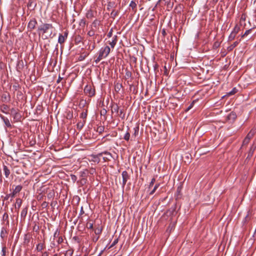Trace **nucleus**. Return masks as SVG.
I'll use <instances>...</instances> for the list:
<instances>
[{"instance_id":"1","label":"nucleus","mask_w":256,"mask_h":256,"mask_svg":"<svg viewBox=\"0 0 256 256\" xmlns=\"http://www.w3.org/2000/svg\"><path fill=\"white\" fill-rule=\"evenodd\" d=\"M55 28L52 24L44 23L38 27L37 32L43 40L52 38L56 36Z\"/></svg>"},{"instance_id":"2","label":"nucleus","mask_w":256,"mask_h":256,"mask_svg":"<svg viewBox=\"0 0 256 256\" xmlns=\"http://www.w3.org/2000/svg\"><path fill=\"white\" fill-rule=\"evenodd\" d=\"M110 51V48L108 46L102 48L98 52V56L95 60L96 64L98 63L102 58H106Z\"/></svg>"},{"instance_id":"3","label":"nucleus","mask_w":256,"mask_h":256,"mask_svg":"<svg viewBox=\"0 0 256 256\" xmlns=\"http://www.w3.org/2000/svg\"><path fill=\"white\" fill-rule=\"evenodd\" d=\"M84 92L88 96L92 97L95 95V89L92 86L87 84L84 87Z\"/></svg>"},{"instance_id":"4","label":"nucleus","mask_w":256,"mask_h":256,"mask_svg":"<svg viewBox=\"0 0 256 256\" xmlns=\"http://www.w3.org/2000/svg\"><path fill=\"white\" fill-rule=\"evenodd\" d=\"M37 20L36 18H32L30 20L28 24V30L30 32H32L34 30L37 24Z\"/></svg>"},{"instance_id":"5","label":"nucleus","mask_w":256,"mask_h":256,"mask_svg":"<svg viewBox=\"0 0 256 256\" xmlns=\"http://www.w3.org/2000/svg\"><path fill=\"white\" fill-rule=\"evenodd\" d=\"M100 154H102L101 158L104 162L110 161L112 158V154L107 151L102 152Z\"/></svg>"},{"instance_id":"6","label":"nucleus","mask_w":256,"mask_h":256,"mask_svg":"<svg viewBox=\"0 0 256 256\" xmlns=\"http://www.w3.org/2000/svg\"><path fill=\"white\" fill-rule=\"evenodd\" d=\"M122 187L124 188L127 182L130 180V174L126 170L123 171L122 174Z\"/></svg>"},{"instance_id":"7","label":"nucleus","mask_w":256,"mask_h":256,"mask_svg":"<svg viewBox=\"0 0 256 256\" xmlns=\"http://www.w3.org/2000/svg\"><path fill=\"white\" fill-rule=\"evenodd\" d=\"M237 118L236 112H230L226 117V120L230 122H234Z\"/></svg>"},{"instance_id":"8","label":"nucleus","mask_w":256,"mask_h":256,"mask_svg":"<svg viewBox=\"0 0 256 256\" xmlns=\"http://www.w3.org/2000/svg\"><path fill=\"white\" fill-rule=\"evenodd\" d=\"M101 156L102 154H100V152L97 154L90 155L91 161L96 162L97 164L99 163L100 162Z\"/></svg>"},{"instance_id":"9","label":"nucleus","mask_w":256,"mask_h":256,"mask_svg":"<svg viewBox=\"0 0 256 256\" xmlns=\"http://www.w3.org/2000/svg\"><path fill=\"white\" fill-rule=\"evenodd\" d=\"M10 109V106L6 104H3L0 106V110L3 113L6 114H8V110Z\"/></svg>"},{"instance_id":"10","label":"nucleus","mask_w":256,"mask_h":256,"mask_svg":"<svg viewBox=\"0 0 256 256\" xmlns=\"http://www.w3.org/2000/svg\"><path fill=\"white\" fill-rule=\"evenodd\" d=\"M256 132V128H252L250 132L248 134L245 138L249 140H250L253 138Z\"/></svg>"},{"instance_id":"11","label":"nucleus","mask_w":256,"mask_h":256,"mask_svg":"<svg viewBox=\"0 0 256 256\" xmlns=\"http://www.w3.org/2000/svg\"><path fill=\"white\" fill-rule=\"evenodd\" d=\"M1 100L2 102H8L10 100V96L8 94H3L2 95Z\"/></svg>"},{"instance_id":"12","label":"nucleus","mask_w":256,"mask_h":256,"mask_svg":"<svg viewBox=\"0 0 256 256\" xmlns=\"http://www.w3.org/2000/svg\"><path fill=\"white\" fill-rule=\"evenodd\" d=\"M0 117L2 120L3 122H4V123L6 127L9 128H12V125L10 123L9 120L7 118H6L2 115H0Z\"/></svg>"},{"instance_id":"13","label":"nucleus","mask_w":256,"mask_h":256,"mask_svg":"<svg viewBox=\"0 0 256 256\" xmlns=\"http://www.w3.org/2000/svg\"><path fill=\"white\" fill-rule=\"evenodd\" d=\"M3 170L4 172V174L5 175V176L6 178H8L10 175V168L7 166L6 165L3 166Z\"/></svg>"},{"instance_id":"14","label":"nucleus","mask_w":256,"mask_h":256,"mask_svg":"<svg viewBox=\"0 0 256 256\" xmlns=\"http://www.w3.org/2000/svg\"><path fill=\"white\" fill-rule=\"evenodd\" d=\"M28 206H26L24 208L22 209V210L21 212L20 216L21 218L23 220H24L26 218V217L28 213Z\"/></svg>"},{"instance_id":"15","label":"nucleus","mask_w":256,"mask_h":256,"mask_svg":"<svg viewBox=\"0 0 256 256\" xmlns=\"http://www.w3.org/2000/svg\"><path fill=\"white\" fill-rule=\"evenodd\" d=\"M46 247L44 242L38 243L36 246V250L38 252H41Z\"/></svg>"},{"instance_id":"16","label":"nucleus","mask_w":256,"mask_h":256,"mask_svg":"<svg viewBox=\"0 0 256 256\" xmlns=\"http://www.w3.org/2000/svg\"><path fill=\"white\" fill-rule=\"evenodd\" d=\"M87 50L90 52L92 51L96 48V43L94 42H91L89 40L88 44L87 46Z\"/></svg>"},{"instance_id":"17","label":"nucleus","mask_w":256,"mask_h":256,"mask_svg":"<svg viewBox=\"0 0 256 256\" xmlns=\"http://www.w3.org/2000/svg\"><path fill=\"white\" fill-rule=\"evenodd\" d=\"M14 120L15 122H18L20 121L22 116L20 114L19 112H16L14 114L12 115Z\"/></svg>"},{"instance_id":"18","label":"nucleus","mask_w":256,"mask_h":256,"mask_svg":"<svg viewBox=\"0 0 256 256\" xmlns=\"http://www.w3.org/2000/svg\"><path fill=\"white\" fill-rule=\"evenodd\" d=\"M118 37L116 36H114L112 38V40L111 42L109 41L108 42V44L112 48H114L116 42H117V41H118Z\"/></svg>"},{"instance_id":"19","label":"nucleus","mask_w":256,"mask_h":256,"mask_svg":"<svg viewBox=\"0 0 256 256\" xmlns=\"http://www.w3.org/2000/svg\"><path fill=\"white\" fill-rule=\"evenodd\" d=\"M100 24V21H98V20H95L92 22L91 25V28H94L95 29V30H96L98 28V26Z\"/></svg>"},{"instance_id":"20","label":"nucleus","mask_w":256,"mask_h":256,"mask_svg":"<svg viewBox=\"0 0 256 256\" xmlns=\"http://www.w3.org/2000/svg\"><path fill=\"white\" fill-rule=\"evenodd\" d=\"M116 4L114 2H108L107 4V10H110L113 8H115Z\"/></svg>"},{"instance_id":"21","label":"nucleus","mask_w":256,"mask_h":256,"mask_svg":"<svg viewBox=\"0 0 256 256\" xmlns=\"http://www.w3.org/2000/svg\"><path fill=\"white\" fill-rule=\"evenodd\" d=\"M85 124H86L85 120H84L82 121H80V122H78L76 124L77 128L79 130H80L84 127Z\"/></svg>"},{"instance_id":"22","label":"nucleus","mask_w":256,"mask_h":256,"mask_svg":"<svg viewBox=\"0 0 256 256\" xmlns=\"http://www.w3.org/2000/svg\"><path fill=\"white\" fill-rule=\"evenodd\" d=\"M256 148V146H254V145L252 146L250 148V150H249V152L248 153V158H250L254 154V152Z\"/></svg>"},{"instance_id":"23","label":"nucleus","mask_w":256,"mask_h":256,"mask_svg":"<svg viewBox=\"0 0 256 256\" xmlns=\"http://www.w3.org/2000/svg\"><path fill=\"white\" fill-rule=\"evenodd\" d=\"M119 14L118 10H115L114 9H112L110 12V17L112 18H114Z\"/></svg>"},{"instance_id":"24","label":"nucleus","mask_w":256,"mask_h":256,"mask_svg":"<svg viewBox=\"0 0 256 256\" xmlns=\"http://www.w3.org/2000/svg\"><path fill=\"white\" fill-rule=\"evenodd\" d=\"M112 112H116L117 114L119 112V106L117 104H114L112 107Z\"/></svg>"},{"instance_id":"25","label":"nucleus","mask_w":256,"mask_h":256,"mask_svg":"<svg viewBox=\"0 0 256 256\" xmlns=\"http://www.w3.org/2000/svg\"><path fill=\"white\" fill-rule=\"evenodd\" d=\"M122 88V84L120 83H116L114 84V90L116 92H118Z\"/></svg>"},{"instance_id":"26","label":"nucleus","mask_w":256,"mask_h":256,"mask_svg":"<svg viewBox=\"0 0 256 256\" xmlns=\"http://www.w3.org/2000/svg\"><path fill=\"white\" fill-rule=\"evenodd\" d=\"M66 39V38L63 36V34H60L58 38V42L60 44H62L64 42Z\"/></svg>"},{"instance_id":"27","label":"nucleus","mask_w":256,"mask_h":256,"mask_svg":"<svg viewBox=\"0 0 256 256\" xmlns=\"http://www.w3.org/2000/svg\"><path fill=\"white\" fill-rule=\"evenodd\" d=\"M238 44V42L236 41L233 44L228 48V51H232Z\"/></svg>"},{"instance_id":"28","label":"nucleus","mask_w":256,"mask_h":256,"mask_svg":"<svg viewBox=\"0 0 256 256\" xmlns=\"http://www.w3.org/2000/svg\"><path fill=\"white\" fill-rule=\"evenodd\" d=\"M102 226H98V227H97L95 229L94 233L96 235H99V234H100L102 233Z\"/></svg>"},{"instance_id":"29","label":"nucleus","mask_w":256,"mask_h":256,"mask_svg":"<svg viewBox=\"0 0 256 256\" xmlns=\"http://www.w3.org/2000/svg\"><path fill=\"white\" fill-rule=\"evenodd\" d=\"M82 40V37L80 35L76 36L74 38V42L76 44H78Z\"/></svg>"},{"instance_id":"30","label":"nucleus","mask_w":256,"mask_h":256,"mask_svg":"<svg viewBox=\"0 0 256 256\" xmlns=\"http://www.w3.org/2000/svg\"><path fill=\"white\" fill-rule=\"evenodd\" d=\"M160 184H155L154 188L150 192V195H152L156 190V189L160 186Z\"/></svg>"},{"instance_id":"31","label":"nucleus","mask_w":256,"mask_h":256,"mask_svg":"<svg viewBox=\"0 0 256 256\" xmlns=\"http://www.w3.org/2000/svg\"><path fill=\"white\" fill-rule=\"evenodd\" d=\"M22 204V200L21 199H20V198L16 199V206L17 205V208L18 209H19L20 208V207L21 206Z\"/></svg>"},{"instance_id":"32","label":"nucleus","mask_w":256,"mask_h":256,"mask_svg":"<svg viewBox=\"0 0 256 256\" xmlns=\"http://www.w3.org/2000/svg\"><path fill=\"white\" fill-rule=\"evenodd\" d=\"M96 30H95V29L94 28H92L88 32V35L90 36H92L95 34Z\"/></svg>"},{"instance_id":"33","label":"nucleus","mask_w":256,"mask_h":256,"mask_svg":"<svg viewBox=\"0 0 256 256\" xmlns=\"http://www.w3.org/2000/svg\"><path fill=\"white\" fill-rule=\"evenodd\" d=\"M22 186L21 185H18L16 186L15 188L13 190L14 193H18L22 189Z\"/></svg>"},{"instance_id":"34","label":"nucleus","mask_w":256,"mask_h":256,"mask_svg":"<svg viewBox=\"0 0 256 256\" xmlns=\"http://www.w3.org/2000/svg\"><path fill=\"white\" fill-rule=\"evenodd\" d=\"M134 134L132 135V137H133V136L136 137L138 134L139 128L138 126L134 128Z\"/></svg>"},{"instance_id":"35","label":"nucleus","mask_w":256,"mask_h":256,"mask_svg":"<svg viewBox=\"0 0 256 256\" xmlns=\"http://www.w3.org/2000/svg\"><path fill=\"white\" fill-rule=\"evenodd\" d=\"M118 113V116L122 119L124 120L125 118V114L124 112V110H120Z\"/></svg>"},{"instance_id":"36","label":"nucleus","mask_w":256,"mask_h":256,"mask_svg":"<svg viewBox=\"0 0 256 256\" xmlns=\"http://www.w3.org/2000/svg\"><path fill=\"white\" fill-rule=\"evenodd\" d=\"M130 133L128 131H127L126 132V133L124 135V138L126 140L128 141L130 140Z\"/></svg>"},{"instance_id":"37","label":"nucleus","mask_w":256,"mask_h":256,"mask_svg":"<svg viewBox=\"0 0 256 256\" xmlns=\"http://www.w3.org/2000/svg\"><path fill=\"white\" fill-rule=\"evenodd\" d=\"M237 92H238L237 89L236 88H234L230 92L228 93L227 95H228V96L233 95V94H235Z\"/></svg>"},{"instance_id":"38","label":"nucleus","mask_w":256,"mask_h":256,"mask_svg":"<svg viewBox=\"0 0 256 256\" xmlns=\"http://www.w3.org/2000/svg\"><path fill=\"white\" fill-rule=\"evenodd\" d=\"M86 116H87V110H86L85 112H82L80 116V118H82L83 120H86Z\"/></svg>"},{"instance_id":"39","label":"nucleus","mask_w":256,"mask_h":256,"mask_svg":"<svg viewBox=\"0 0 256 256\" xmlns=\"http://www.w3.org/2000/svg\"><path fill=\"white\" fill-rule=\"evenodd\" d=\"M73 254V250H68L64 254V256H72Z\"/></svg>"},{"instance_id":"40","label":"nucleus","mask_w":256,"mask_h":256,"mask_svg":"<svg viewBox=\"0 0 256 256\" xmlns=\"http://www.w3.org/2000/svg\"><path fill=\"white\" fill-rule=\"evenodd\" d=\"M130 6L132 8V10H134L136 7V4L134 1L132 0L130 2Z\"/></svg>"},{"instance_id":"41","label":"nucleus","mask_w":256,"mask_h":256,"mask_svg":"<svg viewBox=\"0 0 256 256\" xmlns=\"http://www.w3.org/2000/svg\"><path fill=\"white\" fill-rule=\"evenodd\" d=\"M236 36V34L232 32L228 36V40H230V41L232 40H233L234 39Z\"/></svg>"},{"instance_id":"42","label":"nucleus","mask_w":256,"mask_h":256,"mask_svg":"<svg viewBox=\"0 0 256 256\" xmlns=\"http://www.w3.org/2000/svg\"><path fill=\"white\" fill-rule=\"evenodd\" d=\"M239 30H240V28L238 27L237 25H236L234 27V28L232 32L236 35V34L238 33Z\"/></svg>"},{"instance_id":"43","label":"nucleus","mask_w":256,"mask_h":256,"mask_svg":"<svg viewBox=\"0 0 256 256\" xmlns=\"http://www.w3.org/2000/svg\"><path fill=\"white\" fill-rule=\"evenodd\" d=\"M155 182H156V178H153L152 179V180L149 184L148 188H150L151 187L153 186V185Z\"/></svg>"},{"instance_id":"44","label":"nucleus","mask_w":256,"mask_h":256,"mask_svg":"<svg viewBox=\"0 0 256 256\" xmlns=\"http://www.w3.org/2000/svg\"><path fill=\"white\" fill-rule=\"evenodd\" d=\"M3 220L5 221H7L8 223V215L7 213L5 212L3 215Z\"/></svg>"},{"instance_id":"45","label":"nucleus","mask_w":256,"mask_h":256,"mask_svg":"<svg viewBox=\"0 0 256 256\" xmlns=\"http://www.w3.org/2000/svg\"><path fill=\"white\" fill-rule=\"evenodd\" d=\"M118 242V238H116L114 242H112V244H111V245L109 247V248L113 247Z\"/></svg>"},{"instance_id":"46","label":"nucleus","mask_w":256,"mask_h":256,"mask_svg":"<svg viewBox=\"0 0 256 256\" xmlns=\"http://www.w3.org/2000/svg\"><path fill=\"white\" fill-rule=\"evenodd\" d=\"M104 127L102 126H100L97 128V132L99 133H102L104 131Z\"/></svg>"},{"instance_id":"47","label":"nucleus","mask_w":256,"mask_h":256,"mask_svg":"<svg viewBox=\"0 0 256 256\" xmlns=\"http://www.w3.org/2000/svg\"><path fill=\"white\" fill-rule=\"evenodd\" d=\"M86 228L88 229H93V223L88 222L86 224Z\"/></svg>"},{"instance_id":"48","label":"nucleus","mask_w":256,"mask_h":256,"mask_svg":"<svg viewBox=\"0 0 256 256\" xmlns=\"http://www.w3.org/2000/svg\"><path fill=\"white\" fill-rule=\"evenodd\" d=\"M252 31V29L246 30L244 34L242 36V38H244L245 36H248Z\"/></svg>"},{"instance_id":"49","label":"nucleus","mask_w":256,"mask_h":256,"mask_svg":"<svg viewBox=\"0 0 256 256\" xmlns=\"http://www.w3.org/2000/svg\"><path fill=\"white\" fill-rule=\"evenodd\" d=\"M194 100L190 104V105L188 107V108L186 109V112H188V111L190 110L194 106Z\"/></svg>"},{"instance_id":"50","label":"nucleus","mask_w":256,"mask_h":256,"mask_svg":"<svg viewBox=\"0 0 256 256\" xmlns=\"http://www.w3.org/2000/svg\"><path fill=\"white\" fill-rule=\"evenodd\" d=\"M131 76H132L131 72L130 71L126 70V78H130Z\"/></svg>"},{"instance_id":"51","label":"nucleus","mask_w":256,"mask_h":256,"mask_svg":"<svg viewBox=\"0 0 256 256\" xmlns=\"http://www.w3.org/2000/svg\"><path fill=\"white\" fill-rule=\"evenodd\" d=\"M64 241V240L62 238V236H59L58 238V239L57 240V242L58 244H62Z\"/></svg>"},{"instance_id":"52","label":"nucleus","mask_w":256,"mask_h":256,"mask_svg":"<svg viewBox=\"0 0 256 256\" xmlns=\"http://www.w3.org/2000/svg\"><path fill=\"white\" fill-rule=\"evenodd\" d=\"M250 141V140H249L244 138L242 142V145L248 144L249 143Z\"/></svg>"},{"instance_id":"53","label":"nucleus","mask_w":256,"mask_h":256,"mask_svg":"<svg viewBox=\"0 0 256 256\" xmlns=\"http://www.w3.org/2000/svg\"><path fill=\"white\" fill-rule=\"evenodd\" d=\"M10 111H11V114L12 115L14 114H15L16 112H18V110H16V108H12L11 110H10Z\"/></svg>"},{"instance_id":"54","label":"nucleus","mask_w":256,"mask_h":256,"mask_svg":"<svg viewBox=\"0 0 256 256\" xmlns=\"http://www.w3.org/2000/svg\"><path fill=\"white\" fill-rule=\"evenodd\" d=\"M59 234H60V232H59V231L57 230L55 232H54V238H57V237H58H58H59V236H58Z\"/></svg>"},{"instance_id":"55","label":"nucleus","mask_w":256,"mask_h":256,"mask_svg":"<svg viewBox=\"0 0 256 256\" xmlns=\"http://www.w3.org/2000/svg\"><path fill=\"white\" fill-rule=\"evenodd\" d=\"M112 30L111 29L110 32H108V34H107V36L108 37V38H110L112 37Z\"/></svg>"},{"instance_id":"56","label":"nucleus","mask_w":256,"mask_h":256,"mask_svg":"<svg viewBox=\"0 0 256 256\" xmlns=\"http://www.w3.org/2000/svg\"><path fill=\"white\" fill-rule=\"evenodd\" d=\"M85 24H86V21H85V20H83V19H82V20H80V26H84L85 25Z\"/></svg>"},{"instance_id":"57","label":"nucleus","mask_w":256,"mask_h":256,"mask_svg":"<svg viewBox=\"0 0 256 256\" xmlns=\"http://www.w3.org/2000/svg\"><path fill=\"white\" fill-rule=\"evenodd\" d=\"M68 32L67 30L65 31L64 32V34H63V36L66 38L67 37H68Z\"/></svg>"},{"instance_id":"58","label":"nucleus","mask_w":256,"mask_h":256,"mask_svg":"<svg viewBox=\"0 0 256 256\" xmlns=\"http://www.w3.org/2000/svg\"><path fill=\"white\" fill-rule=\"evenodd\" d=\"M63 79L62 77H61L60 75L58 76V79L57 80L56 82L59 83Z\"/></svg>"},{"instance_id":"59","label":"nucleus","mask_w":256,"mask_h":256,"mask_svg":"<svg viewBox=\"0 0 256 256\" xmlns=\"http://www.w3.org/2000/svg\"><path fill=\"white\" fill-rule=\"evenodd\" d=\"M48 204L46 202H43L42 204V206L44 207H44H46L48 206Z\"/></svg>"},{"instance_id":"60","label":"nucleus","mask_w":256,"mask_h":256,"mask_svg":"<svg viewBox=\"0 0 256 256\" xmlns=\"http://www.w3.org/2000/svg\"><path fill=\"white\" fill-rule=\"evenodd\" d=\"M84 214V210L82 206V207H81V208H80V215L81 216V215L83 214Z\"/></svg>"},{"instance_id":"61","label":"nucleus","mask_w":256,"mask_h":256,"mask_svg":"<svg viewBox=\"0 0 256 256\" xmlns=\"http://www.w3.org/2000/svg\"><path fill=\"white\" fill-rule=\"evenodd\" d=\"M2 256H6V250H5L4 248H2Z\"/></svg>"},{"instance_id":"62","label":"nucleus","mask_w":256,"mask_h":256,"mask_svg":"<svg viewBox=\"0 0 256 256\" xmlns=\"http://www.w3.org/2000/svg\"><path fill=\"white\" fill-rule=\"evenodd\" d=\"M42 256H48V252H44L42 253Z\"/></svg>"},{"instance_id":"63","label":"nucleus","mask_w":256,"mask_h":256,"mask_svg":"<svg viewBox=\"0 0 256 256\" xmlns=\"http://www.w3.org/2000/svg\"><path fill=\"white\" fill-rule=\"evenodd\" d=\"M16 194V193H14V191L13 190L10 195L12 196V198H14Z\"/></svg>"},{"instance_id":"64","label":"nucleus","mask_w":256,"mask_h":256,"mask_svg":"<svg viewBox=\"0 0 256 256\" xmlns=\"http://www.w3.org/2000/svg\"><path fill=\"white\" fill-rule=\"evenodd\" d=\"M162 33V34H163L164 35V34H166V32H165V30H163Z\"/></svg>"}]
</instances>
